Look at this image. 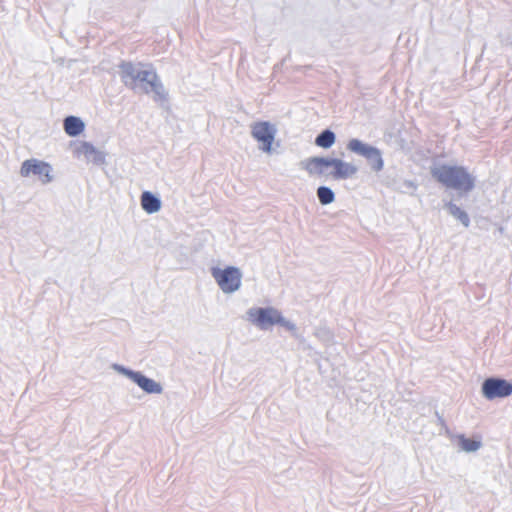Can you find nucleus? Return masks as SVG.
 <instances>
[{
    "label": "nucleus",
    "mask_w": 512,
    "mask_h": 512,
    "mask_svg": "<svg viewBox=\"0 0 512 512\" xmlns=\"http://www.w3.org/2000/svg\"><path fill=\"white\" fill-rule=\"evenodd\" d=\"M120 75L125 85L133 89H142L146 93H153L155 96H162L163 87L151 67L142 63H122L120 65Z\"/></svg>",
    "instance_id": "f257e3e1"
},
{
    "label": "nucleus",
    "mask_w": 512,
    "mask_h": 512,
    "mask_svg": "<svg viewBox=\"0 0 512 512\" xmlns=\"http://www.w3.org/2000/svg\"><path fill=\"white\" fill-rule=\"evenodd\" d=\"M432 177L447 188L469 193L475 187V177L463 166L442 164L431 168Z\"/></svg>",
    "instance_id": "f03ea898"
},
{
    "label": "nucleus",
    "mask_w": 512,
    "mask_h": 512,
    "mask_svg": "<svg viewBox=\"0 0 512 512\" xmlns=\"http://www.w3.org/2000/svg\"><path fill=\"white\" fill-rule=\"evenodd\" d=\"M19 175L22 178L39 182L41 185H49L56 180L53 165L40 158H29L21 163Z\"/></svg>",
    "instance_id": "7ed1b4c3"
},
{
    "label": "nucleus",
    "mask_w": 512,
    "mask_h": 512,
    "mask_svg": "<svg viewBox=\"0 0 512 512\" xmlns=\"http://www.w3.org/2000/svg\"><path fill=\"white\" fill-rule=\"evenodd\" d=\"M110 368L117 374L126 377L137 385L143 392L147 394H162L164 391L163 385L144 375L140 371L131 370L121 364L113 363Z\"/></svg>",
    "instance_id": "20e7f679"
},
{
    "label": "nucleus",
    "mask_w": 512,
    "mask_h": 512,
    "mask_svg": "<svg viewBox=\"0 0 512 512\" xmlns=\"http://www.w3.org/2000/svg\"><path fill=\"white\" fill-rule=\"evenodd\" d=\"M347 148L351 152L365 157L373 171L379 172L383 169L384 161L382 153L378 148L368 145L356 138L348 142Z\"/></svg>",
    "instance_id": "39448f33"
},
{
    "label": "nucleus",
    "mask_w": 512,
    "mask_h": 512,
    "mask_svg": "<svg viewBox=\"0 0 512 512\" xmlns=\"http://www.w3.org/2000/svg\"><path fill=\"white\" fill-rule=\"evenodd\" d=\"M279 310L274 307H252L246 312L247 320L260 330H269L276 325Z\"/></svg>",
    "instance_id": "423d86ee"
},
{
    "label": "nucleus",
    "mask_w": 512,
    "mask_h": 512,
    "mask_svg": "<svg viewBox=\"0 0 512 512\" xmlns=\"http://www.w3.org/2000/svg\"><path fill=\"white\" fill-rule=\"evenodd\" d=\"M481 392L488 400L505 398L512 394V383L499 377H489L481 385Z\"/></svg>",
    "instance_id": "0eeeda50"
},
{
    "label": "nucleus",
    "mask_w": 512,
    "mask_h": 512,
    "mask_svg": "<svg viewBox=\"0 0 512 512\" xmlns=\"http://www.w3.org/2000/svg\"><path fill=\"white\" fill-rule=\"evenodd\" d=\"M72 154L75 158L84 160L87 163L102 164L105 156L90 142L87 141H71L69 144Z\"/></svg>",
    "instance_id": "6e6552de"
},
{
    "label": "nucleus",
    "mask_w": 512,
    "mask_h": 512,
    "mask_svg": "<svg viewBox=\"0 0 512 512\" xmlns=\"http://www.w3.org/2000/svg\"><path fill=\"white\" fill-rule=\"evenodd\" d=\"M276 132L275 126L267 121L256 122L251 126L253 138L260 143V149L266 153H271L272 151Z\"/></svg>",
    "instance_id": "1a4fd4ad"
},
{
    "label": "nucleus",
    "mask_w": 512,
    "mask_h": 512,
    "mask_svg": "<svg viewBox=\"0 0 512 512\" xmlns=\"http://www.w3.org/2000/svg\"><path fill=\"white\" fill-rule=\"evenodd\" d=\"M301 166L310 175L330 176L328 168L331 167V158L314 156L301 162Z\"/></svg>",
    "instance_id": "9d476101"
},
{
    "label": "nucleus",
    "mask_w": 512,
    "mask_h": 512,
    "mask_svg": "<svg viewBox=\"0 0 512 512\" xmlns=\"http://www.w3.org/2000/svg\"><path fill=\"white\" fill-rule=\"evenodd\" d=\"M331 167L333 169L329 172V175L336 180L351 178L358 172L355 165L338 158H331Z\"/></svg>",
    "instance_id": "9b49d317"
},
{
    "label": "nucleus",
    "mask_w": 512,
    "mask_h": 512,
    "mask_svg": "<svg viewBox=\"0 0 512 512\" xmlns=\"http://www.w3.org/2000/svg\"><path fill=\"white\" fill-rule=\"evenodd\" d=\"M63 129L69 137H78L86 129V123L78 116H67L63 120Z\"/></svg>",
    "instance_id": "f8f14e48"
},
{
    "label": "nucleus",
    "mask_w": 512,
    "mask_h": 512,
    "mask_svg": "<svg viewBox=\"0 0 512 512\" xmlns=\"http://www.w3.org/2000/svg\"><path fill=\"white\" fill-rule=\"evenodd\" d=\"M142 209L149 215L158 213L162 208L161 199L150 191H144L140 197Z\"/></svg>",
    "instance_id": "ddd939ff"
},
{
    "label": "nucleus",
    "mask_w": 512,
    "mask_h": 512,
    "mask_svg": "<svg viewBox=\"0 0 512 512\" xmlns=\"http://www.w3.org/2000/svg\"><path fill=\"white\" fill-rule=\"evenodd\" d=\"M243 274L234 266H226V294L238 291L241 287Z\"/></svg>",
    "instance_id": "4468645a"
},
{
    "label": "nucleus",
    "mask_w": 512,
    "mask_h": 512,
    "mask_svg": "<svg viewBox=\"0 0 512 512\" xmlns=\"http://www.w3.org/2000/svg\"><path fill=\"white\" fill-rule=\"evenodd\" d=\"M444 209H446L448 213L458 220L464 227L468 228L470 226V217L467 212L462 210L452 201L446 202L444 204Z\"/></svg>",
    "instance_id": "2eb2a0df"
},
{
    "label": "nucleus",
    "mask_w": 512,
    "mask_h": 512,
    "mask_svg": "<svg viewBox=\"0 0 512 512\" xmlns=\"http://www.w3.org/2000/svg\"><path fill=\"white\" fill-rule=\"evenodd\" d=\"M336 141L335 133L330 129H325L320 132L315 138V144L318 147L328 149L334 145Z\"/></svg>",
    "instance_id": "dca6fc26"
},
{
    "label": "nucleus",
    "mask_w": 512,
    "mask_h": 512,
    "mask_svg": "<svg viewBox=\"0 0 512 512\" xmlns=\"http://www.w3.org/2000/svg\"><path fill=\"white\" fill-rule=\"evenodd\" d=\"M458 445L463 451L471 453L480 449L482 443L480 440L470 439L461 434L458 436Z\"/></svg>",
    "instance_id": "f3484780"
},
{
    "label": "nucleus",
    "mask_w": 512,
    "mask_h": 512,
    "mask_svg": "<svg viewBox=\"0 0 512 512\" xmlns=\"http://www.w3.org/2000/svg\"><path fill=\"white\" fill-rule=\"evenodd\" d=\"M316 193L318 200L322 205L331 204L335 200V193L330 187L320 186Z\"/></svg>",
    "instance_id": "a211bd4d"
},
{
    "label": "nucleus",
    "mask_w": 512,
    "mask_h": 512,
    "mask_svg": "<svg viewBox=\"0 0 512 512\" xmlns=\"http://www.w3.org/2000/svg\"><path fill=\"white\" fill-rule=\"evenodd\" d=\"M418 185L412 181V180H403L402 182H399L395 186V190H397L400 193H407L413 195L414 192L417 190Z\"/></svg>",
    "instance_id": "6ab92c4d"
},
{
    "label": "nucleus",
    "mask_w": 512,
    "mask_h": 512,
    "mask_svg": "<svg viewBox=\"0 0 512 512\" xmlns=\"http://www.w3.org/2000/svg\"><path fill=\"white\" fill-rule=\"evenodd\" d=\"M276 325H280L284 327L286 330L290 331L292 333V336L295 338H299V334L297 331V327L295 323H293L290 320H287L285 317H283L282 313L279 312Z\"/></svg>",
    "instance_id": "aec40b11"
},
{
    "label": "nucleus",
    "mask_w": 512,
    "mask_h": 512,
    "mask_svg": "<svg viewBox=\"0 0 512 512\" xmlns=\"http://www.w3.org/2000/svg\"><path fill=\"white\" fill-rule=\"evenodd\" d=\"M211 273L220 288L224 290V269L222 268L221 263L212 266Z\"/></svg>",
    "instance_id": "412c9836"
},
{
    "label": "nucleus",
    "mask_w": 512,
    "mask_h": 512,
    "mask_svg": "<svg viewBox=\"0 0 512 512\" xmlns=\"http://www.w3.org/2000/svg\"><path fill=\"white\" fill-rule=\"evenodd\" d=\"M436 415H437V417H438L439 422H440L441 424H444V420H443V418L438 414V412H436Z\"/></svg>",
    "instance_id": "4be33fe9"
}]
</instances>
